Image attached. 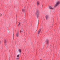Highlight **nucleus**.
Here are the masks:
<instances>
[{"instance_id": "nucleus-1", "label": "nucleus", "mask_w": 60, "mask_h": 60, "mask_svg": "<svg viewBox=\"0 0 60 60\" xmlns=\"http://www.w3.org/2000/svg\"><path fill=\"white\" fill-rule=\"evenodd\" d=\"M36 15L37 17L38 18L39 15V12L38 11H37L36 12Z\"/></svg>"}, {"instance_id": "nucleus-2", "label": "nucleus", "mask_w": 60, "mask_h": 60, "mask_svg": "<svg viewBox=\"0 0 60 60\" xmlns=\"http://www.w3.org/2000/svg\"><path fill=\"white\" fill-rule=\"evenodd\" d=\"M46 44L47 45H48L49 44V40L47 39L46 40Z\"/></svg>"}, {"instance_id": "nucleus-3", "label": "nucleus", "mask_w": 60, "mask_h": 60, "mask_svg": "<svg viewBox=\"0 0 60 60\" xmlns=\"http://www.w3.org/2000/svg\"><path fill=\"white\" fill-rule=\"evenodd\" d=\"M16 35L17 37H18L19 35L18 31L17 33L16 34Z\"/></svg>"}, {"instance_id": "nucleus-4", "label": "nucleus", "mask_w": 60, "mask_h": 60, "mask_svg": "<svg viewBox=\"0 0 60 60\" xmlns=\"http://www.w3.org/2000/svg\"><path fill=\"white\" fill-rule=\"evenodd\" d=\"M60 3L59 2H58L57 3H56V5H55L54 6V7H56V6H57V5H58Z\"/></svg>"}, {"instance_id": "nucleus-5", "label": "nucleus", "mask_w": 60, "mask_h": 60, "mask_svg": "<svg viewBox=\"0 0 60 60\" xmlns=\"http://www.w3.org/2000/svg\"><path fill=\"white\" fill-rule=\"evenodd\" d=\"M41 29H39V30L38 31V34H39V33H41Z\"/></svg>"}, {"instance_id": "nucleus-6", "label": "nucleus", "mask_w": 60, "mask_h": 60, "mask_svg": "<svg viewBox=\"0 0 60 60\" xmlns=\"http://www.w3.org/2000/svg\"><path fill=\"white\" fill-rule=\"evenodd\" d=\"M23 30L21 29L20 31V32L22 33H23Z\"/></svg>"}, {"instance_id": "nucleus-7", "label": "nucleus", "mask_w": 60, "mask_h": 60, "mask_svg": "<svg viewBox=\"0 0 60 60\" xmlns=\"http://www.w3.org/2000/svg\"><path fill=\"white\" fill-rule=\"evenodd\" d=\"M49 8L50 9H52V10H53V7H50V6L49 7Z\"/></svg>"}, {"instance_id": "nucleus-8", "label": "nucleus", "mask_w": 60, "mask_h": 60, "mask_svg": "<svg viewBox=\"0 0 60 60\" xmlns=\"http://www.w3.org/2000/svg\"><path fill=\"white\" fill-rule=\"evenodd\" d=\"M45 17H46V20H47V19L49 17V16H48V15H46V16Z\"/></svg>"}, {"instance_id": "nucleus-9", "label": "nucleus", "mask_w": 60, "mask_h": 60, "mask_svg": "<svg viewBox=\"0 0 60 60\" xmlns=\"http://www.w3.org/2000/svg\"><path fill=\"white\" fill-rule=\"evenodd\" d=\"M37 5H39V4H40V3H39V2L38 1L37 2Z\"/></svg>"}, {"instance_id": "nucleus-10", "label": "nucleus", "mask_w": 60, "mask_h": 60, "mask_svg": "<svg viewBox=\"0 0 60 60\" xmlns=\"http://www.w3.org/2000/svg\"><path fill=\"white\" fill-rule=\"evenodd\" d=\"M19 54H18L17 55V59H19Z\"/></svg>"}, {"instance_id": "nucleus-11", "label": "nucleus", "mask_w": 60, "mask_h": 60, "mask_svg": "<svg viewBox=\"0 0 60 60\" xmlns=\"http://www.w3.org/2000/svg\"><path fill=\"white\" fill-rule=\"evenodd\" d=\"M20 22H19V24H18L17 26H18V27H19V25H20Z\"/></svg>"}, {"instance_id": "nucleus-12", "label": "nucleus", "mask_w": 60, "mask_h": 60, "mask_svg": "<svg viewBox=\"0 0 60 60\" xmlns=\"http://www.w3.org/2000/svg\"><path fill=\"white\" fill-rule=\"evenodd\" d=\"M18 50L19 52L21 53V50L20 49H19Z\"/></svg>"}, {"instance_id": "nucleus-13", "label": "nucleus", "mask_w": 60, "mask_h": 60, "mask_svg": "<svg viewBox=\"0 0 60 60\" xmlns=\"http://www.w3.org/2000/svg\"><path fill=\"white\" fill-rule=\"evenodd\" d=\"M22 11L23 12L24 11V12H25V10H24L22 9Z\"/></svg>"}, {"instance_id": "nucleus-14", "label": "nucleus", "mask_w": 60, "mask_h": 60, "mask_svg": "<svg viewBox=\"0 0 60 60\" xmlns=\"http://www.w3.org/2000/svg\"><path fill=\"white\" fill-rule=\"evenodd\" d=\"M47 46H46V48H47L49 46V45H47Z\"/></svg>"}, {"instance_id": "nucleus-15", "label": "nucleus", "mask_w": 60, "mask_h": 60, "mask_svg": "<svg viewBox=\"0 0 60 60\" xmlns=\"http://www.w3.org/2000/svg\"><path fill=\"white\" fill-rule=\"evenodd\" d=\"M37 28L35 30V32H36V31H37Z\"/></svg>"}, {"instance_id": "nucleus-16", "label": "nucleus", "mask_w": 60, "mask_h": 60, "mask_svg": "<svg viewBox=\"0 0 60 60\" xmlns=\"http://www.w3.org/2000/svg\"><path fill=\"white\" fill-rule=\"evenodd\" d=\"M4 43H6V40H4Z\"/></svg>"}, {"instance_id": "nucleus-17", "label": "nucleus", "mask_w": 60, "mask_h": 60, "mask_svg": "<svg viewBox=\"0 0 60 60\" xmlns=\"http://www.w3.org/2000/svg\"><path fill=\"white\" fill-rule=\"evenodd\" d=\"M46 51V52H48V50H47Z\"/></svg>"}, {"instance_id": "nucleus-18", "label": "nucleus", "mask_w": 60, "mask_h": 60, "mask_svg": "<svg viewBox=\"0 0 60 60\" xmlns=\"http://www.w3.org/2000/svg\"><path fill=\"white\" fill-rule=\"evenodd\" d=\"M0 15H0V16H2V14H0Z\"/></svg>"}, {"instance_id": "nucleus-19", "label": "nucleus", "mask_w": 60, "mask_h": 60, "mask_svg": "<svg viewBox=\"0 0 60 60\" xmlns=\"http://www.w3.org/2000/svg\"><path fill=\"white\" fill-rule=\"evenodd\" d=\"M6 44H5V46H6Z\"/></svg>"}, {"instance_id": "nucleus-20", "label": "nucleus", "mask_w": 60, "mask_h": 60, "mask_svg": "<svg viewBox=\"0 0 60 60\" xmlns=\"http://www.w3.org/2000/svg\"><path fill=\"white\" fill-rule=\"evenodd\" d=\"M0 44H1V42H0Z\"/></svg>"}, {"instance_id": "nucleus-21", "label": "nucleus", "mask_w": 60, "mask_h": 60, "mask_svg": "<svg viewBox=\"0 0 60 60\" xmlns=\"http://www.w3.org/2000/svg\"><path fill=\"white\" fill-rule=\"evenodd\" d=\"M38 24L39 23V21H38Z\"/></svg>"}, {"instance_id": "nucleus-22", "label": "nucleus", "mask_w": 60, "mask_h": 60, "mask_svg": "<svg viewBox=\"0 0 60 60\" xmlns=\"http://www.w3.org/2000/svg\"><path fill=\"white\" fill-rule=\"evenodd\" d=\"M40 60H41V59H40Z\"/></svg>"}, {"instance_id": "nucleus-23", "label": "nucleus", "mask_w": 60, "mask_h": 60, "mask_svg": "<svg viewBox=\"0 0 60 60\" xmlns=\"http://www.w3.org/2000/svg\"><path fill=\"white\" fill-rule=\"evenodd\" d=\"M13 35H14V33H13Z\"/></svg>"}]
</instances>
